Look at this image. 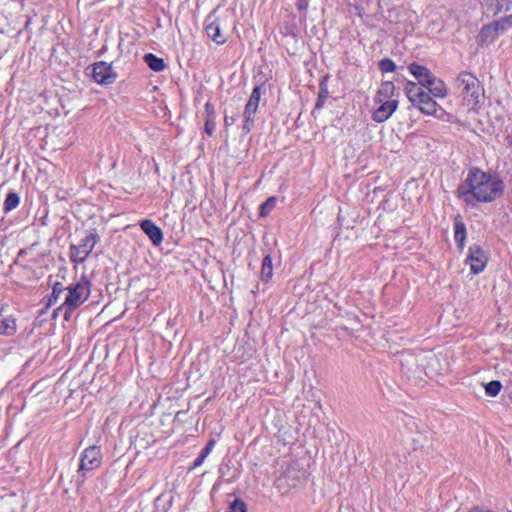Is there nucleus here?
Here are the masks:
<instances>
[{
    "mask_svg": "<svg viewBox=\"0 0 512 512\" xmlns=\"http://www.w3.org/2000/svg\"><path fill=\"white\" fill-rule=\"evenodd\" d=\"M204 107L206 114L204 130L208 136L213 137L216 129V112L210 102H207Z\"/></svg>",
    "mask_w": 512,
    "mask_h": 512,
    "instance_id": "nucleus-17",
    "label": "nucleus"
},
{
    "mask_svg": "<svg viewBox=\"0 0 512 512\" xmlns=\"http://www.w3.org/2000/svg\"><path fill=\"white\" fill-rule=\"evenodd\" d=\"M140 228L149 237L153 245L158 246L162 243V230L152 220L145 219L141 221Z\"/></svg>",
    "mask_w": 512,
    "mask_h": 512,
    "instance_id": "nucleus-14",
    "label": "nucleus"
},
{
    "mask_svg": "<svg viewBox=\"0 0 512 512\" xmlns=\"http://www.w3.org/2000/svg\"><path fill=\"white\" fill-rule=\"evenodd\" d=\"M144 60L148 67L155 72H161L166 68L164 60L152 53L146 54Z\"/></svg>",
    "mask_w": 512,
    "mask_h": 512,
    "instance_id": "nucleus-20",
    "label": "nucleus"
},
{
    "mask_svg": "<svg viewBox=\"0 0 512 512\" xmlns=\"http://www.w3.org/2000/svg\"><path fill=\"white\" fill-rule=\"evenodd\" d=\"M277 201L278 199L276 196H271L267 198V200L260 206L259 216L262 218L267 217L276 207Z\"/></svg>",
    "mask_w": 512,
    "mask_h": 512,
    "instance_id": "nucleus-25",
    "label": "nucleus"
},
{
    "mask_svg": "<svg viewBox=\"0 0 512 512\" xmlns=\"http://www.w3.org/2000/svg\"><path fill=\"white\" fill-rule=\"evenodd\" d=\"M273 276V265L272 258L269 254H267L262 261L261 266V279L264 282H268Z\"/></svg>",
    "mask_w": 512,
    "mask_h": 512,
    "instance_id": "nucleus-23",
    "label": "nucleus"
},
{
    "mask_svg": "<svg viewBox=\"0 0 512 512\" xmlns=\"http://www.w3.org/2000/svg\"><path fill=\"white\" fill-rule=\"evenodd\" d=\"M16 332L15 320L7 317L0 319V335L10 336Z\"/></svg>",
    "mask_w": 512,
    "mask_h": 512,
    "instance_id": "nucleus-24",
    "label": "nucleus"
},
{
    "mask_svg": "<svg viewBox=\"0 0 512 512\" xmlns=\"http://www.w3.org/2000/svg\"><path fill=\"white\" fill-rule=\"evenodd\" d=\"M400 364L402 371L407 374H415L419 368L415 356L410 353H404L401 355Z\"/></svg>",
    "mask_w": 512,
    "mask_h": 512,
    "instance_id": "nucleus-19",
    "label": "nucleus"
},
{
    "mask_svg": "<svg viewBox=\"0 0 512 512\" xmlns=\"http://www.w3.org/2000/svg\"><path fill=\"white\" fill-rule=\"evenodd\" d=\"M479 37L481 43L491 42L498 37L492 23L482 28Z\"/></svg>",
    "mask_w": 512,
    "mask_h": 512,
    "instance_id": "nucleus-27",
    "label": "nucleus"
},
{
    "mask_svg": "<svg viewBox=\"0 0 512 512\" xmlns=\"http://www.w3.org/2000/svg\"><path fill=\"white\" fill-rule=\"evenodd\" d=\"M100 241V237L95 229L90 230L85 237H83L78 244L70 246V259L76 264L84 263L95 245Z\"/></svg>",
    "mask_w": 512,
    "mask_h": 512,
    "instance_id": "nucleus-5",
    "label": "nucleus"
},
{
    "mask_svg": "<svg viewBox=\"0 0 512 512\" xmlns=\"http://www.w3.org/2000/svg\"><path fill=\"white\" fill-rule=\"evenodd\" d=\"M429 90L428 93L432 94L437 98H445L447 96V87L443 80L437 78L436 76L430 81L428 86H425Z\"/></svg>",
    "mask_w": 512,
    "mask_h": 512,
    "instance_id": "nucleus-18",
    "label": "nucleus"
},
{
    "mask_svg": "<svg viewBox=\"0 0 512 512\" xmlns=\"http://www.w3.org/2000/svg\"><path fill=\"white\" fill-rule=\"evenodd\" d=\"M90 294L91 281L86 275L68 285L64 302L58 308L64 311V319L69 320L72 313L89 298Z\"/></svg>",
    "mask_w": 512,
    "mask_h": 512,
    "instance_id": "nucleus-2",
    "label": "nucleus"
},
{
    "mask_svg": "<svg viewBox=\"0 0 512 512\" xmlns=\"http://www.w3.org/2000/svg\"><path fill=\"white\" fill-rule=\"evenodd\" d=\"M505 185L498 175L486 173L479 168L469 169L465 180L457 188V197L469 206L477 202L489 203L504 194Z\"/></svg>",
    "mask_w": 512,
    "mask_h": 512,
    "instance_id": "nucleus-1",
    "label": "nucleus"
},
{
    "mask_svg": "<svg viewBox=\"0 0 512 512\" xmlns=\"http://www.w3.org/2000/svg\"><path fill=\"white\" fill-rule=\"evenodd\" d=\"M207 21H209L205 27L207 36L217 44H224L227 41V35L223 32L221 20L213 18V14H210Z\"/></svg>",
    "mask_w": 512,
    "mask_h": 512,
    "instance_id": "nucleus-10",
    "label": "nucleus"
},
{
    "mask_svg": "<svg viewBox=\"0 0 512 512\" xmlns=\"http://www.w3.org/2000/svg\"><path fill=\"white\" fill-rule=\"evenodd\" d=\"M102 461L103 455L99 446L91 445L84 449L80 456V463L76 475V483L78 487L84 484L92 471L98 469L102 465Z\"/></svg>",
    "mask_w": 512,
    "mask_h": 512,
    "instance_id": "nucleus-3",
    "label": "nucleus"
},
{
    "mask_svg": "<svg viewBox=\"0 0 512 512\" xmlns=\"http://www.w3.org/2000/svg\"><path fill=\"white\" fill-rule=\"evenodd\" d=\"M379 69L384 73L394 72L396 70V64L391 59L384 58L379 62Z\"/></svg>",
    "mask_w": 512,
    "mask_h": 512,
    "instance_id": "nucleus-31",
    "label": "nucleus"
},
{
    "mask_svg": "<svg viewBox=\"0 0 512 512\" xmlns=\"http://www.w3.org/2000/svg\"><path fill=\"white\" fill-rule=\"evenodd\" d=\"M20 203V197L18 196L17 193H14V192H10L8 193L5 201H4V204H3V209L6 213L12 211L13 209H15Z\"/></svg>",
    "mask_w": 512,
    "mask_h": 512,
    "instance_id": "nucleus-29",
    "label": "nucleus"
},
{
    "mask_svg": "<svg viewBox=\"0 0 512 512\" xmlns=\"http://www.w3.org/2000/svg\"><path fill=\"white\" fill-rule=\"evenodd\" d=\"M305 478V471L300 468L297 462L289 463L281 475L275 480V486L282 493H288L292 488L297 487Z\"/></svg>",
    "mask_w": 512,
    "mask_h": 512,
    "instance_id": "nucleus-6",
    "label": "nucleus"
},
{
    "mask_svg": "<svg viewBox=\"0 0 512 512\" xmlns=\"http://www.w3.org/2000/svg\"><path fill=\"white\" fill-rule=\"evenodd\" d=\"M408 70L418 80L419 85L422 87L428 86L434 77L433 73L427 67L416 62L411 63L408 66Z\"/></svg>",
    "mask_w": 512,
    "mask_h": 512,
    "instance_id": "nucleus-15",
    "label": "nucleus"
},
{
    "mask_svg": "<svg viewBox=\"0 0 512 512\" xmlns=\"http://www.w3.org/2000/svg\"><path fill=\"white\" fill-rule=\"evenodd\" d=\"M481 4L488 16H496L509 11L512 7V0H482Z\"/></svg>",
    "mask_w": 512,
    "mask_h": 512,
    "instance_id": "nucleus-12",
    "label": "nucleus"
},
{
    "mask_svg": "<svg viewBox=\"0 0 512 512\" xmlns=\"http://www.w3.org/2000/svg\"><path fill=\"white\" fill-rule=\"evenodd\" d=\"M511 400H512V395H511Z\"/></svg>",
    "mask_w": 512,
    "mask_h": 512,
    "instance_id": "nucleus-40",
    "label": "nucleus"
},
{
    "mask_svg": "<svg viewBox=\"0 0 512 512\" xmlns=\"http://www.w3.org/2000/svg\"><path fill=\"white\" fill-rule=\"evenodd\" d=\"M36 245H38V242H35L33 244H31L29 247H26V248H23L21 249L19 252H18V255H17V258H21V257H24L28 254V252L30 250H32Z\"/></svg>",
    "mask_w": 512,
    "mask_h": 512,
    "instance_id": "nucleus-35",
    "label": "nucleus"
},
{
    "mask_svg": "<svg viewBox=\"0 0 512 512\" xmlns=\"http://www.w3.org/2000/svg\"><path fill=\"white\" fill-rule=\"evenodd\" d=\"M502 384L498 380L490 381L485 385V392L490 397H495L499 394Z\"/></svg>",
    "mask_w": 512,
    "mask_h": 512,
    "instance_id": "nucleus-30",
    "label": "nucleus"
},
{
    "mask_svg": "<svg viewBox=\"0 0 512 512\" xmlns=\"http://www.w3.org/2000/svg\"><path fill=\"white\" fill-rule=\"evenodd\" d=\"M215 444H216V441L214 439L209 440L207 442L206 446L200 452L202 457L207 458L208 455L211 453L212 449L214 448Z\"/></svg>",
    "mask_w": 512,
    "mask_h": 512,
    "instance_id": "nucleus-33",
    "label": "nucleus"
},
{
    "mask_svg": "<svg viewBox=\"0 0 512 512\" xmlns=\"http://www.w3.org/2000/svg\"><path fill=\"white\" fill-rule=\"evenodd\" d=\"M326 98H327V92L326 91L320 92L318 95L317 101L315 103V108H317V109L321 108L323 106Z\"/></svg>",
    "mask_w": 512,
    "mask_h": 512,
    "instance_id": "nucleus-34",
    "label": "nucleus"
},
{
    "mask_svg": "<svg viewBox=\"0 0 512 512\" xmlns=\"http://www.w3.org/2000/svg\"><path fill=\"white\" fill-rule=\"evenodd\" d=\"M227 512H247L246 504L240 499H235L230 504Z\"/></svg>",
    "mask_w": 512,
    "mask_h": 512,
    "instance_id": "nucleus-32",
    "label": "nucleus"
},
{
    "mask_svg": "<svg viewBox=\"0 0 512 512\" xmlns=\"http://www.w3.org/2000/svg\"><path fill=\"white\" fill-rule=\"evenodd\" d=\"M469 512H491V511H484L478 507L472 508Z\"/></svg>",
    "mask_w": 512,
    "mask_h": 512,
    "instance_id": "nucleus-39",
    "label": "nucleus"
},
{
    "mask_svg": "<svg viewBox=\"0 0 512 512\" xmlns=\"http://www.w3.org/2000/svg\"><path fill=\"white\" fill-rule=\"evenodd\" d=\"M262 95L261 86H255L252 90L250 98L245 105L243 117L244 123L242 126V131L245 134H248L253 128L255 124V114L259 107V102Z\"/></svg>",
    "mask_w": 512,
    "mask_h": 512,
    "instance_id": "nucleus-7",
    "label": "nucleus"
},
{
    "mask_svg": "<svg viewBox=\"0 0 512 512\" xmlns=\"http://www.w3.org/2000/svg\"><path fill=\"white\" fill-rule=\"evenodd\" d=\"M380 103V106L375 109L372 115V119L378 123H382L389 119L398 107L397 100H383Z\"/></svg>",
    "mask_w": 512,
    "mask_h": 512,
    "instance_id": "nucleus-13",
    "label": "nucleus"
},
{
    "mask_svg": "<svg viewBox=\"0 0 512 512\" xmlns=\"http://www.w3.org/2000/svg\"><path fill=\"white\" fill-rule=\"evenodd\" d=\"M488 262V254L478 244L469 247L468 255L465 263L470 266L473 274H479L484 271Z\"/></svg>",
    "mask_w": 512,
    "mask_h": 512,
    "instance_id": "nucleus-8",
    "label": "nucleus"
},
{
    "mask_svg": "<svg viewBox=\"0 0 512 512\" xmlns=\"http://www.w3.org/2000/svg\"><path fill=\"white\" fill-rule=\"evenodd\" d=\"M425 92L422 88H420L415 82L408 81L405 86V94L408 100L413 103L419 98V94Z\"/></svg>",
    "mask_w": 512,
    "mask_h": 512,
    "instance_id": "nucleus-22",
    "label": "nucleus"
},
{
    "mask_svg": "<svg viewBox=\"0 0 512 512\" xmlns=\"http://www.w3.org/2000/svg\"><path fill=\"white\" fill-rule=\"evenodd\" d=\"M419 95V98L413 103V106L417 107L421 113L435 115L436 112L441 109L438 103L431 97L430 93L425 91Z\"/></svg>",
    "mask_w": 512,
    "mask_h": 512,
    "instance_id": "nucleus-11",
    "label": "nucleus"
},
{
    "mask_svg": "<svg viewBox=\"0 0 512 512\" xmlns=\"http://www.w3.org/2000/svg\"><path fill=\"white\" fill-rule=\"evenodd\" d=\"M457 88L468 105L479 103L482 87L480 81L470 72L463 71L456 78Z\"/></svg>",
    "mask_w": 512,
    "mask_h": 512,
    "instance_id": "nucleus-4",
    "label": "nucleus"
},
{
    "mask_svg": "<svg viewBox=\"0 0 512 512\" xmlns=\"http://www.w3.org/2000/svg\"><path fill=\"white\" fill-rule=\"evenodd\" d=\"M454 239L459 250L462 251L466 241V226L460 215L454 218Z\"/></svg>",
    "mask_w": 512,
    "mask_h": 512,
    "instance_id": "nucleus-16",
    "label": "nucleus"
},
{
    "mask_svg": "<svg viewBox=\"0 0 512 512\" xmlns=\"http://www.w3.org/2000/svg\"><path fill=\"white\" fill-rule=\"evenodd\" d=\"M395 86L391 81H385L381 84L377 92V99L379 102L383 100H390V98L394 95Z\"/></svg>",
    "mask_w": 512,
    "mask_h": 512,
    "instance_id": "nucleus-21",
    "label": "nucleus"
},
{
    "mask_svg": "<svg viewBox=\"0 0 512 512\" xmlns=\"http://www.w3.org/2000/svg\"><path fill=\"white\" fill-rule=\"evenodd\" d=\"M205 459H206L205 457H202V455L199 454V456L195 459V461L193 462V465L190 469H196V468L200 467L203 464V462L205 461Z\"/></svg>",
    "mask_w": 512,
    "mask_h": 512,
    "instance_id": "nucleus-37",
    "label": "nucleus"
},
{
    "mask_svg": "<svg viewBox=\"0 0 512 512\" xmlns=\"http://www.w3.org/2000/svg\"><path fill=\"white\" fill-rule=\"evenodd\" d=\"M296 7L299 11H306L308 8V1L307 0H297Z\"/></svg>",
    "mask_w": 512,
    "mask_h": 512,
    "instance_id": "nucleus-36",
    "label": "nucleus"
},
{
    "mask_svg": "<svg viewBox=\"0 0 512 512\" xmlns=\"http://www.w3.org/2000/svg\"><path fill=\"white\" fill-rule=\"evenodd\" d=\"M65 291L67 292V286H64L63 283H61V282H55L52 287V293L48 299V304L49 305L56 304L60 298V295Z\"/></svg>",
    "mask_w": 512,
    "mask_h": 512,
    "instance_id": "nucleus-28",
    "label": "nucleus"
},
{
    "mask_svg": "<svg viewBox=\"0 0 512 512\" xmlns=\"http://www.w3.org/2000/svg\"><path fill=\"white\" fill-rule=\"evenodd\" d=\"M235 121H236V118L234 116H228V115L224 116V125L226 127L233 125L235 123Z\"/></svg>",
    "mask_w": 512,
    "mask_h": 512,
    "instance_id": "nucleus-38",
    "label": "nucleus"
},
{
    "mask_svg": "<svg viewBox=\"0 0 512 512\" xmlns=\"http://www.w3.org/2000/svg\"><path fill=\"white\" fill-rule=\"evenodd\" d=\"M492 25L495 28L497 36L501 35L505 30L512 26V14L493 22Z\"/></svg>",
    "mask_w": 512,
    "mask_h": 512,
    "instance_id": "nucleus-26",
    "label": "nucleus"
},
{
    "mask_svg": "<svg viewBox=\"0 0 512 512\" xmlns=\"http://www.w3.org/2000/svg\"><path fill=\"white\" fill-rule=\"evenodd\" d=\"M92 77L100 85H111L116 81L117 73L111 64L100 61L92 65Z\"/></svg>",
    "mask_w": 512,
    "mask_h": 512,
    "instance_id": "nucleus-9",
    "label": "nucleus"
}]
</instances>
